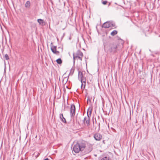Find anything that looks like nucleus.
I'll return each instance as SVG.
<instances>
[{"instance_id": "30", "label": "nucleus", "mask_w": 160, "mask_h": 160, "mask_svg": "<svg viewBox=\"0 0 160 160\" xmlns=\"http://www.w3.org/2000/svg\"><path fill=\"white\" fill-rule=\"evenodd\" d=\"M61 48L62 50V48Z\"/></svg>"}, {"instance_id": "3", "label": "nucleus", "mask_w": 160, "mask_h": 160, "mask_svg": "<svg viewBox=\"0 0 160 160\" xmlns=\"http://www.w3.org/2000/svg\"><path fill=\"white\" fill-rule=\"evenodd\" d=\"M83 54V53L80 50H78L76 52L73 53V64H74L75 60H80L82 61Z\"/></svg>"}, {"instance_id": "32", "label": "nucleus", "mask_w": 160, "mask_h": 160, "mask_svg": "<svg viewBox=\"0 0 160 160\" xmlns=\"http://www.w3.org/2000/svg\"><path fill=\"white\" fill-rule=\"evenodd\" d=\"M99 126L100 125V123H99Z\"/></svg>"}, {"instance_id": "9", "label": "nucleus", "mask_w": 160, "mask_h": 160, "mask_svg": "<svg viewBox=\"0 0 160 160\" xmlns=\"http://www.w3.org/2000/svg\"><path fill=\"white\" fill-rule=\"evenodd\" d=\"M37 21L40 25L42 26L45 25V22L43 20L41 19H38Z\"/></svg>"}, {"instance_id": "1", "label": "nucleus", "mask_w": 160, "mask_h": 160, "mask_svg": "<svg viewBox=\"0 0 160 160\" xmlns=\"http://www.w3.org/2000/svg\"><path fill=\"white\" fill-rule=\"evenodd\" d=\"M104 51L110 54L114 55L118 51V44L115 42H108L103 43Z\"/></svg>"}, {"instance_id": "15", "label": "nucleus", "mask_w": 160, "mask_h": 160, "mask_svg": "<svg viewBox=\"0 0 160 160\" xmlns=\"http://www.w3.org/2000/svg\"><path fill=\"white\" fill-rule=\"evenodd\" d=\"M100 160H111L109 157L105 156L101 158Z\"/></svg>"}, {"instance_id": "4", "label": "nucleus", "mask_w": 160, "mask_h": 160, "mask_svg": "<svg viewBox=\"0 0 160 160\" xmlns=\"http://www.w3.org/2000/svg\"><path fill=\"white\" fill-rule=\"evenodd\" d=\"M92 112V109H91L89 111V113L88 114L87 112V117H85L83 119V123L86 126L88 127L90 124V117L91 116V115Z\"/></svg>"}, {"instance_id": "13", "label": "nucleus", "mask_w": 160, "mask_h": 160, "mask_svg": "<svg viewBox=\"0 0 160 160\" xmlns=\"http://www.w3.org/2000/svg\"><path fill=\"white\" fill-rule=\"evenodd\" d=\"M109 24L110 27L112 28H116L115 24L112 21H109Z\"/></svg>"}, {"instance_id": "21", "label": "nucleus", "mask_w": 160, "mask_h": 160, "mask_svg": "<svg viewBox=\"0 0 160 160\" xmlns=\"http://www.w3.org/2000/svg\"><path fill=\"white\" fill-rule=\"evenodd\" d=\"M108 2L107 1H103L102 2V3L103 5H106L107 3Z\"/></svg>"}, {"instance_id": "25", "label": "nucleus", "mask_w": 160, "mask_h": 160, "mask_svg": "<svg viewBox=\"0 0 160 160\" xmlns=\"http://www.w3.org/2000/svg\"><path fill=\"white\" fill-rule=\"evenodd\" d=\"M76 121L78 123H79V121L78 120V118L77 117V116H76Z\"/></svg>"}, {"instance_id": "17", "label": "nucleus", "mask_w": 160, "mask_h": 160, "mask_svg": "<svg viewBox=\"0 0 160 160\" xmlns=\"http://www.w3.org/2000/svg\"><path fill=\"white\" fill-rule=\"evenodd\" d=\"M56 62L58 64H61L62 63V61L60 58H58L56 60Z\"/></svg>"}, {"instance_id": "2", "label": "nucleus", "mask_w": 160, "mask_h": 160, "mask_svg": "<svg viewBox=\"0 0 160 160\" xmlns=\"http://www.w3.org/2000/svg\"><path fill=\"white\" fill-rule=\"evenodd\" d=\"M86 142L85 141L82 140L77 142V143L74 145L73 150L76 153H78L80 151L84 150L86 147Z\"/></svg>"}, {"instance_id": "10", "label": "nucleus", "mask_w": 160, "mask_h": 160, "mask_svg": "<svg viewBox=\"0 0 160 160\" xmlns=\"http://www.w3.org/2000/svg\"><path fill=\"white\" fill-rule=\"evenodd\" d=\"M61 120L63 122L66 123V119L64 118L63 115L62 113L60 114L59 116Z\"/></svg>"}, {"instance_id": "7", "label": "nucleus", "mask_w": 160, "mask_h": 160, "mask_svg": "<svg viewBox=\"0 0 160 160\" xmlns=\"http://www.w3.org/2000/svg\"><path fill=\"white\" fill-rule=\"evenodd\" d=\"M93 137L96 140L99 141L102 139V135L100 133H96L94 134Z\"/></svg>"}, {"instance_id": "22", "label": "nucleus", "mask_w": 160, "mask_h": 160, "mask_svg": "<svg viewBox=\"0 0 160 160\" xmlns=\"http://www.w3.org/2000/svg\"><path fill=\"white\" fill-rule=\"evenodd\" d=\"M87 101L88 102L89 101L90 102H91V99H90V98L89 97H88Z\"/></svg>"}, {"instance_id": "28", "label": "nucleus", "mask_w": 160, "mask_h": 160, "mask_svg": "<svg viewBox=\"0 0 160 160\" xmlns=\"http://www.w3.org/2000/svg\"><path fill=\"white\" fill-rule=\"evenodd\" d=\"M78 118H79V119H81V118H80V117H79Z\"/></svg>"}, {"instance_id": "29", "label": "nucleus", "mask_w": 160, "mask_h": 160, "mask_svg": "<svg viewBox=\"0 0 160 160\" xmlns=\"http://www.w3.org/2000/svg\"><path fill=\"white\" fill-rule=\"evenodd\" d=\"M58 48H60V47H59Z\"/></svg>"}, {"instance_id": "20", "label": "nucleus", "mask_w": 160, "mask_h": 160, "mask_svg": "<svg viewBox=\"0 0 160 160\" xmlns=\"http://www.w3.org/2000/svg\"><path fill=\"white\" fill-rule=\"evenodd\" d=\"M4 58L6 60H8L9 59L8 56L7 54H6L5 55Z\"/></svg>"}, {"instance_id": "6", "label": "nucleus", "mask_w": 160, "mask_h": 160, "mask_svg": "<svg viewBox=\"0 0 160 160\" xmlns=\"http://www.w3.org/2000/svg\"><path fill=\"white\" fill-rule=\"evenodd\" d=\"M76 108L74 104H72L70 109V116L72 118L74 117L75 114Z\"/></svg>"}, {"instance_id": "5", "label": "nucleus", "mask_w": 160, "mask_h": 160, "mask_svg": "<svg viewBox=\"0 0 160 160\" xmlns=\"http://www.w3.org/2000/svg\"><path fill=\"white\" fill-rule=\"evenodd\" d=\"M51 49L52 52L54 54L57 55H59L60 54V52L57 50V47L56 46H53L52 45V43H51L50 44Z\"/></svg>"}, {"instance_id": "12", "label": "nucleus", "mask_w": 160, "mask_h": 160, "mask_svg": "<svg viewBox=\"0 0 160 160\" xmlns=\"http://www.w3.org/2000/svg\"><path fill=\"white\" fill-rule=\"evenodd\" d=\"M82 80H80V81L82 83H84V87H83V89H84L85 88V87L86 79L85 78L83 77L82 78Z\"/></svg>"}, {"instance_id": "27", "label": "nucleus", "mask_w": 160, "mask_h": 160, "mask_svg": "<svg viewBox=\"0 0 160 160\" xmlns=\"http://www.w3.org/2000/svg\"><path fill=\"white\" fill-rule=\"evenodd\" d=\"M44 160H49V159L48 158H46L44 159Z\"/></svg>"}, {"instance_id": "11", "label": "nucleus", "mask_w": 160, "mask_h": 160, "mask_svg": "<svg viewBox=\"0 0 160 160\" xmlns=\"http://www.w3.org/2000/svg\"><path fill=\"white\" fill-rule=\"evenodd\" d=\"M82 73V72L79 71L78 73V79L79 80H82V78H83Z\"/></svg>"}, {"instance_id": "26", "label": "nucleus", "mask_w": 160, "mask_h": 160, "mask_svg": "<svg viewBox=\"0 0 160 160\" xmlns=\"http://www.w3.org/2000/svg\"><path fill=\"white\" fill-rule=\"evenodd\" d=\"M102 142H103V143H104V144H105V140H103V141H102Z\"/></svg>"}, {"instance_id": "31", "label": "nucleus", "mask_w": 160, "mask_h": 160, "mask_svg": "<svg viewBox=\"0 0 160 160\" xmlns=\"http://www.w3.org/2000/svg\"><path fill=\"white\" fill-rule=\"evenodd\" d=\"M95 122H96V120H95Z\"/></svg>"}, {"instance_id": "14", "label": "nucleus", "mask_w": 160, "mask_h": 160, "mask_svg": "<svg viewBox=\"0 0 160 160\" xmlns=\"http://www.w3.org/2000/svg\"><path fill=\"white\" fill-rule=\"evenodd\" d=\"M30 2L29 1H28L25 4V7L27 8H29L30 6Z\"/></svg>"}, {"instance_id": "18", "label": "nucleus", "mask_w": 160, "mask_h": 160, "mask_svg": "<svg viewBox=\"0 0 160 160\" xmlns=\"http://www.w3.org/2000/svg\"><path fill=\"white\" fill-rule=\"evenodd\" d=\"M86 151H85V153H88L91 151L92 150V149L91 148H89L88 149L87 148H86Z\"/></svg>"}, {"instance_id": "19", "label": "nucleus", "mask_w": 160, "mask_h": 160, "mask_svg": "<svg viewBox=\"0 0 160 160\" xmlns=\"http://www.w3.org/2000/svg\"><path fill=\"white\" fill-rule=\"evenodd\" d=\"M74 69H75L74 68H72V69L70 70V74H71L72 75L74 72Z\"/></svg>"}, {"instance_id": "8", "label": "nucleus", "mask_w": 160, "mask_h": 160, "mask_svg": "<svg viewBox=\"0 0 160 160\" xmlns=\"http://www.w3.org/2000/svg\"><path fill=\"white\" fill-rule=\"evenodd\" d=\"M102 27L106 28L110 27L109 21H107L104 22L102 25Z\"/></svg>"}, {"instance_id": "24", "label": "nucleus", "mask_w": 160, "mask_h": 160, "mask_svg": "<svg viewBox=\"0 0 160 160\" xmlns=\"http://www.w3.org/2000/svg\"><path fill=\"white\" fill-rule=\"evenodd\" d=\"M84 86V84H83V83H82V84H81V89H83V86Z\"/></svg>"}, {"instance_id": "16", "label": "nucleus", "mask_w": 160, "mask_h": 160, "mask_svg": "<svg viewBox=\"0 0 160 160\" xmlns=\"http://www.w3.org/2000/svg\"><path fill=\"white\" fill-rule=\"evenodd\" d=\"M118 33V31L116 30H114L111 33V35L112 36H114L116 35Z\"/></svg>"}, {"instance_id": "23", "label": "nucleus", "mask_w": 160, "mask_h": 160, "mask_svg": "<svg viewBox=\"0 0 160 160\" xmlns=\"http://www.w3.org/2000/svg\"><path fill=\"white\" fill-rule=\"evenodd\" d=\"M92 109V108H88V111H87V113L88 112H88H89V111H90V110Z\"/></svg>"}]
</instances>
